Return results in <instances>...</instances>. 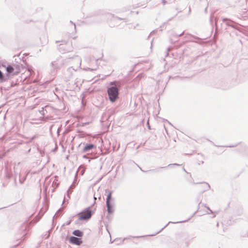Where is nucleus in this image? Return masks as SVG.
Returning a JSON list of instances; mask_svg holds the SVG:
<instances>
[{
	"label": "nucleus",
	"instance_id": "17",
	"mask_svg": "<svg viewBox=\"0 0 248 248\" xmlns=\"http://www.w3.org/2000/svg\"><path fill=\"white\" fill-rule=\"evenodd\" d=\"M28 71L30 72V74H31L32 72H33L31 67L28 68Z\"/></svg>",
	"mask_w": 248,
	"mask_h": 248
},
{
	"label": "nucleus",
	"instance_id": "5",
	"mask_svg": "<svg viewBox=\"0 0 248 248\" xmlns=\"http://www.w3.org/2000/svg\"><path fill=\"white\" fill-rule=\"evenodd\" d=\"M51 64L54 69H57L63 64V62L61 58H59L56 61L51 62Z\"/></svg>",
	"mask_w": 248,
	"mask_h": 248
},
{
	"label": "nucleus",
	"instance_id": "28",
	"mask_svg": "<svg viewBox=\"0 0 248 248\" xmlns=\"http://www.w3.org/2000/svg\"><path fill=\"white\" fill-rule=\"evenodd\" d=\"M170 50V47L168 48L167 50L168 52Z\"/></svg>",
	"mask_w": 248,
	"mask_h": 248
},
{
	"label": "nucleus",
	"instance_id": "24",
	"mask_svg": "<svg viewBox=\"0 0 248 248\" xmlns=\"http://www.w3.org/2000/svg\"><path fill=\"white\" fill-rule=\"evenodd\" d=\"M210 22L211 24L213 23V20H212V16H211V17H210Z\"/></svg>",
	"mask_w": 248,
	"mask_h": 248
},
{
	"label": "nucleus",
	"instance_id": "2",
	"mask_svg": "<svg viewBox=\"0 0 248 248\" xmlns=\"http://www.w3.org/2000/svg\"><path fill=\"white\" fill-rule=\"evenodd\" d=\"M80 214L81 215L79 216L78 218L82 220L90 219L92 215V211L89 210V208H85Z\"/></svg>",
	"mask_w": 248,
	"mask_h": 248
},
{
	"label": "nucleus",
	"instance_id": "15",
	"mask_svg": "<svg viewBox=\"0 0 248 248\" xmlns=\"http://www.w3.org/2000/svg\"><path fill=\"white\" fill-rule=\"evenodd\" d=\"M107 16H108V18H110V19H111L112 18L113 20H114V21H115V20H117L118 19L119 20L121 19V18H118L117 17H114L113 15H112L111 14H108Z\"/></svg>",
	"mask_w": 248,
	"mask_h": 248
},
{
	"label": "nucleus",
	"instance_id": "20",
	"mask_svg": "<svg viewBox=\"0 0 248 248\" xmlns=\"http://www.w3.org/2000/svg\"><path fill=\"white\" fill-rule=\"evenodd\" d=\"M40 112L41 113H42L43 115H44V108H42V110L40 111Z\"/></svg>",
	"mask_w": 248,
	"mask_h": 248
},
{
	"label": "nucleus",
	"instance_id": "23",
	"mask_svg": "<svg viewBox=\"0 0 248 248\" xmlns=\"http://www.w3.org/2000/svg\"><path fill=\"white\" fill-rule=\"evenodd\" d=\"M70 23L73 25L75 29H76V25H75V24L73 23L71 21H70Z\"/></svg>",
	"mask_w": 248,
	"mask_h": 248
},
{
	"label": "nucleus",
	"instance_id": "25",
	"mask_svg": "<svg viewBox=\"0 0 248 248\" xmlns=\"http://www.w3.org/2000/svg\"><path fill=\"white\" fill-rule=\"evenodd\" d=\"M142 236H133L132 237L133 238H140V237H141Z\"/></svg>",
	"mask_w": 248,
	"mask_h": 248
},
{
	"label": "nucleus",
	"instance_id": "16",
	"mask_svg": "<svg viewBox=\"0 0 248 248\" xmlns=\"http://www.w3.org/2000/svg\"><path fill=\"white\" fill-rule=\"evenodd\" d=\"M204 206L205 207H206L208 211H210V213H213V211L210 209V208L209 207L206 206L205 205H204Z\"/></svg>",
	"mask_w": 248,
	"mask_h": 248
},
{
	"label": "nucleus",
	"instance_id": "7",
	"mask_svg": "<svg viewBox=\"0 0 248 248\" xmlns=\"http://www.w3.org/2000/svg\"><path fill=\"white\" fill-rule=\"evenodd\" d=\"M95 146L93 144H87L83 148L82 152L86 153L89 152L92 150L93 149L95 148Z\"/></svg>",
	"mask_w": 248,
	"mask_h": 248
},
{
	"label": "nucleus",
	"instance_id": "18",
	"mask_svg": "<svg viewBox=\"0 0 248 248\" xmlns=\"http://www.w3.org/2000/svg\"><path fill=\"white\" fill-rule=\"evenodd\" d=\"M184 32H182L181 33L179 34H175L174 35V36H177V37H179V36H181L182 35H183Z\"/></svg>",
	"mask_w": 248,
	"mask_h": 248
},
{
	"label": "nucleus",
	"instance_id": "1",
	"mask_svg": "<svg viewBox=\"0 0 248 248\" xmlns=\"http://www.w3.org/2000/svg\"><path fill=\"white\" fill-rule=\"evenodd\" d=\"M109 85L111 86L108 88L107 93L110 101L114 102L118 97L119 90L117 88V82H111Z\"/></svg>",
	"mask_w": 248,
	"mask_h": 248
},
{
	"label": "nucleus",
	"instance_id": "19",
	"mask_svg": "<svg viewBox=\"0 0 248 248\" xmlns=\"http://www.w3.org/2000/svg\"><path fill=\"white\" fill-rule=\"evenodd\" d=\"M171 165H174V166H180V165L178 164H177V163H174V164H169L168 165V167L169 166H170Z\"/></svg>",
	"mask_w": 248,
	"mask_h": 248
},
{
	"label": "nucleus",
	"instance_id": "6",
	"mask_svg": "<svg viewBox=\"0 0 248 248\" xmlns=\"http://www.w3.org/2000/svg\"><path fill=\"white\" fill-rule=\"evenodd\" d=\"M69 242L73 244L79 245L82 243L81 239L75 236H71L69 239Z\"/></svg>",
	"mask_w": 248,
	"mask_h": 248
},
{
	"label": "nucleus",
	"instance_id": "4",
	"mask_svg": "<svg viewBox=\"0 0 248 248\" xmlns=\"http://www.w3.org/2000/svg\"><path fill=\"white\" fill-rule=\"evenodd\" d=\"M63 43L61 44L59 46V50L62 53H65L70 51L72 49L71 44L70 43L63 42Z\"/></svg>",
	"mask_w": 248,
	"mask_h": 248
},
{
	"label": "nucleus",
	"instance_id": "21",
	"mask_svg": "<svg viewBox=\"0 0 248 248\" xmlns=\"http://www.w3.org/2000/svg\"><path fill=\"white\" fill-rule=\"evenodd\" d=\"M173 223V222H170V221H169V223L166 224L162 229L161 230H162L164 228H165V227H167V226L169 224V223Z\"/></svg>",
	"mask_w": 248,
	"mask_h": 248
},
{
	"label": "nucleus",
	"instance_id": "3",
	"mask_svg": "<svg viewBox=\"0 0 248 248\" xmlns=\"http://www.w3.org/2000/svg\"><path fill=\"white\" fill-rule=\"evenodd\" d=\"M75 61L77 62V65L74 66L70 67L67 70V72L70 73V75H72L73 71H76L80 67L81 63V58L78 56H77Z\"/></svg>",
	"mask_w": 248,
	"mask_h": 248
},
{
	"label": "nucleus",
	"instance_id": "31",
	"mask_svg": "<svg viewBox=\"0 0 248 248\" xmlns=\"http://www.w3.org/2000/svg\"><path fill=\"white\" fill-rule=\"evenodd\" d=\"M20 183L22 184L23 183V181H22L21 180H19Z\"/></svg>",
	"mask_w": 248,
	"mask_h": 248
},
{
	"label": "nucleus",
	"instance_id": "22",
	"mask_svg": "<svg viewBox=\"0 0 248 248\" xmlns=\"http://www.w3.org/2000/svg\"><path fill=\"white\" fill-rule=\"evenodd\" d=\"M162 2L163 5H165L166 3V2H167L166 0H162Z\"/></svg>",
	"mask_w": 248,
	"mask_h": 248
},
{
	"label": "nucleus",
	"instance_id": "14",
	"mask_svg": "<svg viewBox=\"0 0 248 248\" xmlns=\"http://www.w3.org/2000/svg\"><path fill=\"white\" fill-rule=\"evenodd\" d=\"M5 80H6V79H5L2 73L0 70V82H3L5 81Z\"/></svg>",
	"mask_w": 248,
	"mask_h": 248
},
{
	"label": "nucleus",
	"instance_id": "33",
	"mask_svg": "<svg viewBox=\"0 0 248 248\" xmlns=\"http://www.w3.org/2000/svg\"><path fill=\"white\" fill-rule=\"evenodd\" d=\"M88 69H89V70H92H92H93V69H90V68H88Z\"/></svg>",
	"mask_w": 248,
	"mask_h": 248
},
{
	"label": "nucleus",
	"instance_id": "11",
	"mask_svg": "<svg viewBox=\"0 0 248 248\" xmlns=\"http://www.w3.org/2000/svg\"><path fill=\"white\" fill-rule=\"evenodd\" d=\"M73 234L78 237H81L83 234V232L79 230H76L73 231Z\"/></svg>",
	"mask_w": 248,
	"mask_h": 248
},
{
	"label": "nucleus",
	"instance_id": "35",
	"mask_svg": "<svg viewBox=\"0 0 248 248\" xmlns=\"http://www.w3.org/2000/svg\"><path fill=\"white\" fill-rule=\"evenodd\" d=\"M234 146H229L230 147H234Z\"/></svg>",
	"mask_w": 248,
	"mask_h": 248
},
{
	"label": "nucleus",
	"instance_id": "12",
	"mask_svg": "<svg viewBox=\"0 0 248 248\" xmlns=\"http://www.w3.org/2000/svg\"><path fill=\"white\" fill-rule=\"evenodd\" d=\"M111 197V192L108 191V194L106 199V204L110 203V200Z\"/></svg>",
	"mask_w": 248,
	"mask_h": 248
},
{
	"label": "nucleus",
	"instance_id": "27",
	"mask_svg": "<svg viewBox=\"0 0 248 248\" xmlns=\"http://www.w3.org/2000/svg\"><path fill=\"white\" fill-rule=\"evenodd\" d=\"M206 214H211V213H210V211H209V212H207Z\"/></svg>",
	"mask_w": 248,
	"mask_h": 248
},
{
	"label": "nucleus",
	"instance_id": "32",
	"mask_svg": "<svg viewBox=\"0 0 248 248\" xmlns=\"http://www.w3.org/2000/svg\"><path fill=\"white\" fill-rule=\"evenodd\" d=\"M48 236H49V234H47V235L46 236V238H47L48 237Z\"/></svg>",
	"mask_w": 248,
	"mask_h": 248
},
{
	"label": "nucleus",
	"instance_id": "34",
	"mask_svg": "<svg viewBox=\"0 0 248 248\" xmlns=\"http://www.w3.org/2000/svg\"><path fill=\"white\" fill-rule=\"evenodd\" d=\"M153 42V40H152V42H151V45H152Z\"/></svg>",
	"mask_w": 248,
	"mask_h": 248
},
{
	"label": "nucleus",
	"instance_id": "13",
	"mask_svg": "<svg viewBox=\"0 0 248 248\" xmlns=\"http://www.w3.org/2000/svg\"><path fill=\"white\" fill-rule=\"evenodd\" d=\"M14 68L11 65H8L6 68V71L8 73H11L14 71Z\"/></svg>",
	"mask_w": 248,
	"mask_h": 248
},
{
	"label": "nucleus",
	"instance_id": "9",
	"mask_svg": "<svg viewBox=\"0 0 248 248\" xmlns=\"http://www.w3.org/2000/svg\"><path fill=\"white\" fill-rule=\"evenodd\" d=\"M222 21L223 22H226V24L227 26L232 27L233 28L234 27V23L232 20L228 19L227 18H224L222 19Z\"/></svg>",
	"mask_w": 248,
	"mask_h": 248
},
{
	"label": "nucleus",
	"instance_id": "29",
	"mask_svg": "<svg viewBox=\"0 0 248 248\" xmlns=\"http://www.w3.org/2000/svg\"><path fill=\"white\" fill-rule=\"evenodd\" d=\"M185 221H179V222H177L176 223H180V222H185Z\"/></svg>",
	"mask_w": 248,
	"mask_h": 248
},
{
	"label": "nucleus",
	"instance_id": "30",
	"mask_svg": "<svg viewBox=\"0 0 248 248\" xmlns=\"http://www.w3.org/2000/svg\"><path fill=\"white\" fill-rule=\"evenodd\" d=\"M183 170H184V171H185V172H186V170H185V169L184 168H183Z\"/></svg>",
	"mask_w": 248,
	"mask_h": 248
},
{
	"label": "nucleus",
	"instance_id": "8",
	"mask_svg": "<svg viewBox=\"0 0 248 248\" xmlns=\"http://www.w3.org/2000/svg\"><path fill=\"white\" fill-rule=\"evenodd\" d=\"M210 188V186L207 183H202L200 186L199 189L202 193L209 190Z\"/></svg>",
	"mask_w": 248,
	"mask_h": 248
},
{
	"label": "nucleus",
	"instance_id": "10",
	"mask_svg": "<svg viewBox=\"0 0 248 248\" xmlns=\"http://www.w3.org/2000/svg\"><path fill=\"white\" fill-rule=\"evenodd\" d=\"M107 207V211L108 214H111L113 213V205L111 204L110 203L108 204H106Z\"/></svg>",
	"mask_w": 248,
	"mask_h": 248
},
{
	"label": "nucleus",
	"instance_id": "26",
	"mask_svg": "<svg viewBox=\"0 0 248 248\" xmlns=\"http://www.w3.org/2000/svg\"><path fill=\"white\" fill-rule=\"evenodd\" d=\"M217 18H215V24L216 25L217 24Z\"/></svg>",
	"mask_w": 248,
	"mask_h": 248
}]
</instances>
